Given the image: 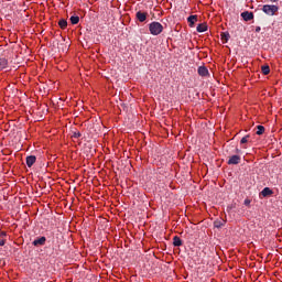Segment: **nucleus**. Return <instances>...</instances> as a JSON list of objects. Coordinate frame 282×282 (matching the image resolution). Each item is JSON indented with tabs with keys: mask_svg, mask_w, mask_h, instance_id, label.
Wrapping results in <instances>:
<instances>
[{
	"mask_svg": "<svg viewBox=\"0 0 282 282\" xmlns=\"http://www.w3.org/2000/svg\"><path fill=\"white\" fill-rule=\"evenodd\" d=\"M182 239L180 238V236H174L173 237V246H175V247H180V246H182Z\"/></svg>",
	"mask_w": 282,
	"mask_h": 282,
	"instance_id": "obj_13",
	"label": "nucleus"
},
{
	"mask_svg": "<svg viewBox=\"0 0 282 282\" xmlns=\"http://www.w3.org/2000/svg\"><path fill=\"white\" fill-rule=\"evenodd\" d=\"M45 241H47V238H45V236H42V237L35 239V240L33 241V245H34L35 247L45 246Z\"/></svg>",
	"mask_w": 282,
	"mask_h": 282,
	"instance_id": "obj_5",
	"label": "nucleus"
},
{
	"mask_svg": "<svg viewBox=\"0 0 282 282\" xmlns=\"http://www.w3.org/2000/svg\"><path fill=\"white\" fill-rule=\"evenodd\" d=\"M261 72L264 76H268V74H270V66L269 65L261 66Z\"/></svg>",
	"mask_w": 282,
	"mask_h": 282,
	"instance_id": "obj_17",
	"label": "nucleus"
},
{
	"mask_svg": "<svg viewBox=\"0 0 282 282\" xmlns=\"http://www.w3.org/2000/svg\"><path fill=\"white\" fill-rule=\"evenodd\" d=\"M79 22H80V18L78 15H72L70 17V23L73 25H78Z\"/></svg>",
	"mask_w": 282,
	"mask_h": 282,
	"instance_id": "obj_14",
	"label": "nucleus"
},
{
	"mask_svg": "<svg viewBox=\"0 0 282 282\" xmlns=\"http://www.w3.org/2000/svg\"><path fill=\"white\" fill-rule=\"evenodd\" d=\"M197 32H206L208 30V25H206V23H200L197 25L196 28Z\"/></svg>",
	"mask_w": 282,
	"mask_h": 282,
	"instance_id": "obj_11",
	"label": "nucleus"
},
{
	"mask_svg": "<svg viewBox=\"0 0 282 282\" xmlns=\"http://www.w3.org/2000/svg\"><path fill=\"white\" fill-rule=\"evenodd\" d=\"M241 17H242L243 21H252V19H254V13L245 11L241 13Z\"/></svg>",
	"mask_w": 282,
	"mask_h": 282,
	"instance_id": "obj_4",
	"label": "nucleus"
},
{
	"mask_svg": "<svg viewBox=\"0 0 282 282\" xmlns=\"http://www.w3.org/2000/svg\"><path fill=\"white\" fill-rule=\"evenodd\" d=\"M80 135H83L80 132H75L73 137L74 138H80Z\"/></svg>",
	"mask_w": 282,
	"mask_h": 282,
	"instance_id": "obj_21",
	"label": "nucleus"
},
{
	"mask_svg": "<svg viewBox=\"0 0 282 282\" xmlns=\"http://www.w3.org/2000/svg\"><path fill=\"white\" fill-rule=\"evenodd\" d=\"M224 226H226V220L221 218L214 221V228H224Z\"/></svg>",
	"mask_w": 282,
	"mask_h": 282,
	"instance_id": "obj_9",
	"label": "nucleus"
},
{
	"mask_svg": "<svg viewBox=\"0 0 282 282\" xmlns=\"http://www.w3.org/2000/svg\"><path fill=\"white\" fill-rule=\"evenodd\" d=\"M149 30L152 36H160L164 32V26L160 22H152L149 24Z\"/></svg>",
	"mask_w": 282,
	"mask_h": 282,
	"instance_id": "obj_1",
	"label": "nucleus"
},
{
	"mask_svg": "<svg viewBox=\"0 0 282 282\" xmlns=\"http://www.w3.org/2000/svg\"><path fill=\"white\" fill-rule=\"evenodd\" d=\"M262 197H270V195H272V191L270 189V187H264L261 192Z\"/></svg>",
	"mask_w": 282,
	"mask_h": 282,
	"instance_id": "obj_12",
	"label": "nucleus"
},
{
	"mask_svg": "<svg viewBox=\"0 0 282 282\" xmlns=\"http://www.w3.org/2000/svg\"><path fill=\"white\" fill-rule=\"evenodd\" d=\"M0 246L1 247L6 246V240H0Z\"/></svg>",
	"mask_w": 282,
	"mask_h": 282,
	"instance_id": "obj_23",
	"label": "nucleus"
},
{
	"mask_svg": "<svg viewBox=\"0 0 282 282\" xmlns=\"http://www.w3.org/2000/svg\"><path fill=\"white\" fill-rule=\"evenodd\" d=\"M137 19L140 21V23H144L147 21V12H137Z\"/></svg>",
	"mask_w": 282,
	"mask_h": 282,
	"instance_id": "obj_7",
	"label": "nucleus"
},
{
	"mask_svg": "<svg viewBox=\"0 0 282 282\" xmlns=\"http://www.w3.org/2000/svg\"><path fill=\"white\" fill-rule=\"evenodd\" d=\"M248 138H250V134H247L246 137H243V138L240 140V144H247Z\"/></svg>",
	"mask_w": 282,
	"mask_h": 282,
	"instance_id": "obj_20",
	"label": "nucleus"
},
{
	"mask_svg": "<svg viewBox=\"0 0 282 282\" xmlns=\"http://www.w3.org/2000/svg\"><path fill=\"white\" fill-rule=\"evenodd\" d=\"M220 36H221V41H225V43H228V41L230 40V33L228 32H223Z\"/></svg>",
	"mask_w": 282,
	"mask_h": 282,
	"instance_id": "obj_15",
	"label": "nucleus"
},
{
	"mask_svg": "<svg viewBox=\"0 0 282 282\" xmlns=\"http://www.w3.org/2000/svg\"><path fill=\"white\" fill-rule=\"evenodd\" d=\"M6 67H8V59L0 58V72L1 69H6Z\"/></svg>",
	"mask_w": 282,
	"mask_h": 282,
	"instance_id": "obj_16",
	"label": "nucleus"
},
{
	"mask_svg": "<svg viewBox=\"0 0 282 282\" xmlns=\"http://www.w3.org/2000/svg\"><path fill=\"white\" fill-rule=\"evenodd\" d=\"M256 32H257V33L261 32V26H257V28H256Z\"/></svg>",
	"mask_w": 282,
	"mask_h": 282,
	"instance_id": "obj_24",
	"label": "nucleus"
},
{
	"mask_svg": "<svg viewBox=\"0 0 282 282\" xmlns=\"http://www.w3.org/2000/svg\"><path fill=\"white\" fill-rule=\"evenodd\" d=\"M245 206H250V199H245Z\"/></svg>",
	"mask_w": 282,
	"mask_h": 282,
	"instance_id": "obj_22",
	"label": "nucleus"
},
{
	"mask_svg": "<svg viewBox=\"0 0 282 282\" xmlns=\"http://www.w3.org/2000/svg\"><path fill=\"white\" fill-rule=\"evenodd\" d=\"M262 12H264V14H268V17H274L276 12H279V7L274 4H264L262 7Z\"/></svg>",
	"mask_w": 282,
	"mask_h": 282,
	"instance_id": "obj_2",
	"label": "nucleus"
},
{
	"mask_svg": "<svg viewBox=\"0 0 282 282\" xmlns=\"http://www.w3.org/2000/svg\"><path fill=\"white\" fill-rule=\"evenodd\" d=\"M241 162V156L240 155H232L229 158L227 164L229 165H235V164H239Z\"/></svg>",
	"mask_w": 282,
	"mask_h": 282,
	"instance_id": "obj_3",
	"label": "nucleus"
},
{
	"mask_svg": "<svg viewBox=\"0 0 282 282\" xmlns=\"http://www.w3.org/2000/svg\"><path fill=\"white\" fill-rule=\"evenodd\" d=\"M187 23H189V28H194L195 23H197V15H189L187 18Z\"/></svg>",
	"mask_w": 282,
	"mask_h": 282,
	"instance_id": "obj_8",
	"label": "nucleus"
},
{
	"mask_svg": "<svg viewBox=\"0 0 282 282\" xmlns=\"http://www.w3.org/2000/svg\"><path fill=\"white\" fill-rule=\"evenodd\" d=\"M265 132V127L263 126H257V135H263V133Z\"/></svg>",
	"mask_w": 282,
	"mask_h": 282,
	"instance_id": "obj_18",
	"label": "nucleus"
},
{
	"mask_svg": "<svg viewBox=\"0 0 282 282\" xmlns=\"http://www.w3.org/2000/svg\"><path fill=\"white\" fill-rule=\"evenodd\" d=\"M271 1V3H276V1H279V0H270Z\"/></svg>",
	"mask_w": 282,
	"mask_h": 282,
	"instance_id": "obj_25",
	"label": "nucleus"
},
{
	"mask_svg": "<svg viewBox=\"0 0 282 282\" xmlns=\"http://www.w3.org/2000/svg\"><path fill=\"white\" fill-rule=\"evenodd\" d=\"M198 74L200 76H208V68L206 66H199L198 67Z\"/></svg>",
	"mask_w": 282,
	"mask_h": 282,
	"instance_id": "obj_10",
	"label": "nucleus"
},
{
	"mask_svg": "<svg viewBox=\"0 0 282 282\" xmlns=\"http://www.w3.org/2000/svg\"><path fill=\"white\" fill-rule=\"evenodd\" d=\"M35 162H36V158L34 155L26 156V166H29V169H32Z\"/></svg>",
	"mask_w": 282,
	"mask_h": 282,
	"instance_id": "obj_6",
	"label": "nucleus"
},
{
	"mask_svg": "<svg viewBox=\"0 0 282 282\" xmlns=\"http://www.w3.org/2000/svg\"><path fill=\"white\" fill-rule=\"evenodd\" d=\"M58 25L62 30H65V28H67V20L65 19L59 20Z\"/></svg>",
	"mask_w": 282,
	"mask_h": 282,
	"instance_id": "obj_19",
	"label": "nucleus"
}]
</instances>
